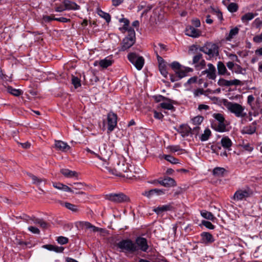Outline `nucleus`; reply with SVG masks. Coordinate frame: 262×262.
I'll use <instances>...</instances> for the list:
<instances>
[{
    "label": "nucleus",
    "mask_w": 262,
    "mask_h": 262,
    "mask_svg": "<svg viewBox=\"0 0 262 262\" xmlns=\"http://www.w3.org/2000/svg\"><path fill=\"white\" fill-rule=\"evenodd\" d=\"M7 91L10 94L15 96H19L23 93L21 90L19 89H15L11 86H8Z\"/></svg>",
    "instance_id": "nucleus-33"
},
{
    "label": "nucleus",
    "mask_w": 262,
    "mask_h": 262,
    "mask_svg": "<svg viewBox=\"0 0 262 262\" xmlns=\"http://www.w3.org/2000/svg\"><path fill=\"white\" fill-rule=\"evenodd\" d=\"M217 71L219 75H225L227 72V69L222 61H219L217 64Z\"/></svg>",
    "instance_id": "nucleus-31"
},
{
    "label": "nucleus",
    "mask_w": 262,
    "mask_h": 262,
    "mask_svg": "<svg viewBox=\"0 0 262 262\" xmlns=\"http://www.w3.org/2000/svg\"><path fill=\"white\" fill-rule=\"evenodd\" d=\"M125 30L127 31L128 33V36H127V37L135 38V32L133 28L128 27H127V29Z\"/></svg>",
    "instance_id": "nucleus-51"
},
{
    "label": "nucleus",
    "mask_w": 262,
    "mask_h": 262,
    "mask_svg": "<svg viewBox=\"0 0 262 262\" xmlns=\"http://www.w3.org/2000/svg\"><path fill=\"white\" fill-rule=\"evenodd\" d=\"M199 50L208 56L209 58L207 59H210L219 55V47L214 43L206 42L200 48Z\"/></svg>",
    "instance_id": "nucleus-5"
},
{
    "label": "nucleus",
    "mask_w": 262,
    "mask_h": 262,
    "mask_svg": "<svg viewBox=\"0 0 262 262\" xmlns=\"http://www.w3.org/2000/svg\"><path fill=\"white\" fill-rule=\"evenodd\" d=\"M238 8L237 4L234 3H231L228 6V10L232 13L236 12Z\"/></svg>",
    "instance_id": "nucleus-44"
},
{
    "label": "nucleus",
    "mask_w": 262,
    "mask_h": 262,
    "mask_svg": "<svg viewBox=\"0 0 262 262\" xmlns=\"http://www.w3.org/2000/svg\"><path fill=\"white\" fill-rule=\"evenodd\" d=\"M167 149H168L170 151L173 152L182 150L181 149L179 145H170L168 146Z\"/></svg>",
    "instance_id": "nucleus-56"
},
{
    "label": "nucleus",
    "mask_w": 262,
    "mask_h": 262,
    "mask_svg": "<svg viewBox=\"0 0 262 262\" xmlns=\"http://www.w3.org/2000/svg\"><path fill=\"white\" fill-rule=\"evenodd\" d=\"M155 190L154 189L149 190H146L142 192V195L147 197V198H151L154 194Z\"/></svg>",
    "instance_id": "nucleus-48"
},
{
    "label": "nucleus",
    "mask_w": 262,
    "mask_h": 262,
    "mask_svg": "<svg viewBox=\"0 0 262 262\" xmlns=\"http://www.w3.org/2000/svg\"><path fill=\"white\" fill-rule=\"evenodd\" d=\"M159 69L161 73V74L164 77H166L168 75V72L166 69V63H160V65H159Z\"/></svg>",
    "instance_id": "nucleus-37"
},
{
    "label": "nucleus",
    "mask_w": 262,
    "mask_h": 262,
    "mask_svg": "<svg viewBox=\"0 0 262 262\" xmlns=\"http://www.w3.org/2000/svg\"><path fill=\"white\" fill-rule=\"evenodd\" d=\"M178 132L183 137H186L190 135L191 128L187 124H182L180 126Z\"/></svg>",
    "instance_id": "nucleus-17"
},
{
    "label": "nucleus",
    "mask_w": 262,
    "mask_h": 262,
    "mask_svg": "<svg viewBox=\"0 0 262 262\" xmlns=\"http://www.w3.org/2000/svg\"><path fill=\"white\" fill-rule=\"evenodd\" d=\"M165 187H171L176 186L177 184L174 180L170 177H165L164 179Z\"/></svg>",
    "instance_id": "nucleus-30"
},
{
    "label": "nucleus",
    "mask_w": 262,
    "mask_h": 262,
    "mask_svg": "<svg viewBox=\"0 0 262 262\" xmlns=\"http://www.w3.org/2000/svg\"><path fill=\"white\" fill-rule=\"evenodd\" d=\"M241 81L238 79H234L227 80L223 78L219 80L217 83L221 86H229L231 85H240Z\"/></svg>",
    "instance_id": "nucleus-14"
},
{
    "label": "nucleus",
    "mask_w": 262,
    "mask_h": 262,
    "mask_svg": "<svg viewBox=\"0 0 262 262\" xmlns=\"http://www.w3.org/2000/svg\"><path fill=\"white\" fill-rule=\"evenodd\" d=\"M201 242L205 245L211 244L214 242V238L213 235L207 232H203L201 234Z\"/></svg>",
    "instance_id": "nucleus-16"
},
{
    "label": "nucleus",
    "mask_w": 262,
    "mask_h": 262,
    "mask_svg": "<svg viewBox=\"0 0 262 262\" xmlns=\"http://www.w3.org/2000/svg\"><path fill=\"white\" fill-rule=\"evenodd\" d=\"M226 170L225 168L222 167H215L213 170V174L217 176H223L224 173L225 172Z\"/></svg>",
    "instance_id": "nucleus-35"
},
{
    "label": "nucleus",
    "mask_w": 262,
    "mask_h": 262,
    "mask_svg": "<svg viewBox=\"0 0 262 262\" xmlns=\"http://www.w3.org/2000/svg\"><path fill=\"white\" fill-rule=\"evenodd\" d=\"M83 226L86 228V229H91L93 232H96L99 230V228L98 227H96L93 225H92L90 223L85 222L83 223Z\"/></svg>",
    "instance_id": "nucleus-43"
},
{
    "label": "nucleus",
    "mask_w": 262,
    "mask_h": 262,
    "mask_svg": "<svg viewBox=\"0 0 262 262\" xmlns=\"http://www.w3.org/2000/svg\"><path fill=\"white\" fill-rule=\"evenodd\" d=\"M164 159L171 164H176L179 163V160L171 155H164Z\"/></svg>",
    "instance_id": "nucleus-36"
},
{
    "label": "nucleus",
    "mask_w": 262,
    "mask_h": 262,
    "mask_svg": "<svg viewBox=\"0 0 262 262\" xmlns=\"http://www.w3.org/2000/svg\"><path fill=\"white\" fill-rule=\"evenodd\" d=\"M127 58L138 70H141L143 67L144 59L138 54L134 52L129 53L127 55Z\"/></svg>",
    "instance_id": "nucleus-8"
},
{
    "label": "nucleus",
    "mask_w": 262,
    "mask_h": 262,
    "mask_svg": "<svg viewBox=\"0 0 262 262\" xmlns=\"http://www.w3.org/2000/svg\"><path fill=\"white\" fill-rule=\"evenodd\" d=\"M128 164L124 162H119L118 163L117 166L115 168H112L108 166L102 165V170L105 172H108L110 174L112 175L122 177L123 176V173L127 172L129 171Z\"/></svg>",
    "instance_id": "nucleus-4"
},
{
    "label": "nucleus",
    "mask_w": 262,
    "mask_h": 262,
    "mask_svg": "<svg viewBox=\"0 0 262 262\" xmlns=\"http://www.w3.org/2000/svg\"><path fill=\"white\" fill-rule=\"evenodd\" d=\"M257 15V13L252 12L247 13L242 16L241 20L243 23H247L249 21L253 19Z\"/></svg>",
    "instance_id": "nucleus-25"
},
{
    "label": "nucleus",
    "mask_w": 262,
    "mask_h": 262,
    "mask_svg": "<svg viewBox=\"0 0 262 262\" xmlns=\"http://www.w3.org/2000/svg\"><path fill=\"white\" fill-rule=\"evenodd\" d=\"M170 66L173 70H180L181 69V64L177 61L172 62Z\"/></svg>",
    "instance_id": "nucleus-63"
},
{
    "label": "nucleus",
    "mask_w": 262,
    "mask_h": 262,
    "mask_svg": "<svg viewBox=\"0 0 262 262\" xmlns=\"http://www.w3.org/2000/svg\"><path fill=\"white\" fill-rule=\"evenodd\" d=\"M105 198L115 203H122L129 201V198L122 192L111 193L105 195Z\"/></svg>",
    "instance_id": "nucleus-7"
},
{
    "label": "nucleus",
    "mask_w": 262,
    "mask_h": 262,
    "mask_svg": "<svg viewBox=\"0 0 262 262\" xmlns=\"http://www.w3.org/2000/svg\"><path fill=\"white\" fill-rule=\"evenodd\" d=\"M224 104L228 111L234 114L236 117L244 118L247 117V114L245 112V107L240 104L225 100Z\"/></svg>",
    "instance_id": "nucleus-3"
},
{
    "label": "nucleus",
    "mask_w": 262,
    "mask_h": 262,
    "mask_svg": "<svg viewBox=\"0 0 262 262\" xmlns=\"http://www.w3.org/2000/svg\"><path fill=\"white\" fill-rule=\"evenodd\" d=\"M63 4H64L66 10H79L80 8V6L76 3L69 0H64Z\"/></svg>",
    "instance_id": "nucleus-18"
},
{
    "label": "nucleus",
    "mask_w": 262,
    "mask_h": 262,
    "mask_svg": "<svg viewBox=\"0 0 262 262\" xmlns=\"http://www.w3.org/2000/svg\"><path fill=\"white\" fill-rule=\"evenodd\" d=\"M176 74L177 75V77H179V79L180 80L181 78L186 76L187 72L180 70L177 72Z\"/></svg>",
    "instance_id": "nucleus-57"
},
{
    "label": "nucleus",
    "mask_w": 262,
    "mask_h": 262,
    "mask_svg": "<svg viewBox=\"0 0 262 262\" xmlns=\"http://www.w3.org/2000/svg\"><path fill=\"white\" fill-rule=\"evenodd\" d=\"M60 172L64 176L67 178H73L77 176L76 172L68 169H61Z\"/></svg>",
    "instance_id": "nucleus-28"
},
{
    "label": "nucleus",
    "mask_w": 262,
    "mask_h": 262,
    "mask_svg": "<svg viewBox=\"0 0 262 262\" xmlns=\"http://www.w3.org/2000/svg\"><path fill=\"white\" fill-rule=\"evenodd\" d=\"M153 98L154 99L155 101L157 102H159L162 101H168V102L171 101L170 99L165 97L161 95L154 96Z\"/></svg>",
    "instance_id": "nucleus-39"
},
{
    "label": "nucleus",
    "mask_w": 262,
    "mask_h": 262,
    "mask_svg": "<svg viewBox=\"0 0 262 262\" xmlns=\"http://www.w3.org/2000/svg\"><path fill=\"white\" fill-rule=\"evenodd\" d=\"M204 120V117L202 116H197L192 119L193 124L199 125L201 124Z\"/></svg>",
    "instance_id": "nucleus-42"
},
{
    "label": "nucleus",
    "mask_w": 262,
    "mask_h": 262,
    "mask_svg": "<svg viewBox=\"0 0 262 262\" xmlns=\"http://www.w3.org/2000/svg\"><path fill=\"white\" fill-rule=\"evenodd\" d=\"M201 216L205 219L210 220L212 222H214L216 220V218L213 215V214L209 211L206 210H202L201 211Z\"/></svg>",
    "instance_id": "nucleus-24"
},
{
    "label": "nucleus",
    "mask_w": 262,
    "mask_h": 262,
    "mask_svg": "<svg viewBox=\"0 0 262 262\" xmlns=\"http://www.w3.org/2000/svg\"><path fill=\"white\" fill-rule=\"evenodd\" d=\"M28 229V230L30 231L32 233L37 234L40 233L39 229L35 227L29 226Z\"/></svg>",
    "instance_id": "nucleus-61"
},
{
    "label": "nucleus",
    "mask_w": 262,
    "mask_h": 262,
    "mask_svg": "<svg viewBox=\"0 0 262 262\" xmlns=\"http://www.w3.org/2000/svg\"><path fill=\"white\" fill-rule=\"evenodd\" d=\"M135 42V38L125 37L122 42L119 51H124L130 48Z\"/></svg>",
    "instance_id": "nucleus-13"
},
{
    "label": "nucleus",
    "mask_w": 262,
    "mask_h": 262,
    "mask_svg": "<svg viewBox=\"0 0 262 262\" xmlns=\"http://www.w3.org/2000/svg\"><path fill=\"white\" fill-rule=\"evenodd\" d=\"M185 32L186 35L193 38L198 37L201 35V31L191 26H187Z\"/></svg>",
    "instance_id": "nucleus-15"
},
{
    "label": "nucleus",
    "mask_w": 262,
    "mask_h": 262,
    "mask_svg": "<svg viewBox=\"0 0 262 262\" xmlns=\"http://www.w3.org/2000/svg\"><path fill=\"white\" fill-rule=\"evenodd\" d=\"M72 83L74 88L77 89L81 86V80L77 77L73 76L72 78Z\"/></svg>",
    "instance_id": "nucleus-41"
},
{
    "label": "nucleus",
    "mask_w": 262,
    "mask_h": 262,
    "mask_svg": "<svg viewBox=\"0 0 262 262\" xmlns=\"http://www.w3.org/2000/svg\"><path fill=\"white\" fill-rule=\"evenodd\" d=\"M171 208L170 205H162L159 206L153 209V211L157 214H160L164 211L169 210Z\"/></svg>",
    "instance_id": "nucleus-26"
},
{
    "label": "nucleus",
    "mask_w": 262,
    "mask_h": 262,
    "mask_svg": "<svg viewBox=\"0 0 262 262\" xmlns=\"http://www.w3.org/2000/svg\"><path fill=\"white\" fill-rule=\"evenodd\" d=\"M120 21L124 23L123 27H122V28H120V29L127 30V27H129V21L128 20V19H127V18H121L120 20Z\"/></svg>",
    "instance_id": "nucleus-55"
},
{
    "label": "nucleus",
    "mask_w": 262,
    "mask_h": 262,
    "mask_svg": "<svg viewBox=\"0 0 262 262\" xmlns=\"http://www.w3.org/2000/svg\"><path fill=\"white\" fill-rule=\"evenodd\" d=\"M238 32L239 29L237 27L231 29L228 35L226 36V40L231 41V39L238 33Z\"/></svg>",
    "instance_id": "nucleus-32"
},
{
    "label": "nucleus",
    "mask_w": 262,
    "mask_h": 262,
    "mask_svg": "<svg viewBox=\"0 0 262 262\" xmlns=\"http://www.w3.org/2000/svg\"><path fill=\"white\" fill-rule=\"evenodd\" d=\"M97 13L101 17L104 18L107 23H110L111 20V16L109 13L103 11L100 9H97Z\"/></svg>",
    "instance_id": "nucleus-27"
},
{
    "label": "nucleus",
    "mask_w": 262,
    "mask_h": 262,
    "mask_svg": "<svg viewBox=\"0 0 262 262\" xmlns=\"http://www.w3.org/2000/svg\"><path fill=\"white\" fill-rule=\"evenodd\" d=\"M30 177L32 180L33 183L37 185H39L41 183L46 181L45 179L38 178L36 176L33 174H30Z\"/></svg>",
    "instance_id": "nucleus-38"
},
{
    "label": "nucleus",
    "mask_w": 262,
    "mask_h": 262,
    "mask_svg": "<svg viewBox=\"0 0 262 262\" xmlns=\"http://www.w3.org/2000/svg\"><path fill=\"white\" fill-rule=\"evenodd\" d=\"M222 146L225 149L228 150L231 149V147L232 145V142L228 137H224L221 140Z\"/></svg>",
    "instance_id": "nucleus-22"
},
{
    "label": "nucleus",
    "mask_w": 262,
    "mask_h": 262,
    "mask_svg": "<svg viewBox=\"0 0 262 262\" xmlns=\"http://www.w3.org/2000/svg\"><path fill=\"white\" fill-rule=\"evenodd\" d=\"M106 148L107 145L105 143H103L99 146V152L96 154V156L103 161L102 166L103 164L108 166L109 164L108 161L110 160L111 153L110 151L106 150Z\"/></svg>",
    "instance_id": "nucleus-9"
},
{
    "label": "nucleus",
    "mask_w": 262,
    "mask_h": 262,
    "mask_svg": "<svg viewBox=\"0 0 262 262\" xmlns=\"http://www.w3.org/2000/svg\"><path fill=\"white\" fill-rule=\"evenodd\" d=\"M107 132H113L117 126V116L112 112H110L107 115Z\"/></svg>",
    "instance_id": "nucleus-10"
},
{
    "label": "nucleus",
    "mask_w": 262,
    "mask_h": 262,
    "mask_svg": "<svg viewBox=\"0 0 262 262\" xmlns=\"http://www.w3.org/2000/svg\"><path fill=\"white\" fill-rule=\"evenodd\" d=\"M20 217L24 221L26 222L28 224H32V217H30L27 214H23L20 216Z\"/></svg>",
    "instance_id": "nucleus-58"
},
{
    "label": "nucleus",
    "mask_w": 262,
    "mask_h": 262,
    "mask_svg": "<svg viewBox=\"0 0 262 262\" xmlns=\"http://www.w3.org/2000/svg\"><path fill=\"white\" fill-rule=\"evenodd\" d=\"M43 248L49 250L55 251L57 253L63 252L64 248L63 247H58L53 245L48 244L42 246Z\"/></svg>",
    "instance_id": "nucleus-21"
},
{
    "label": "nucleus",
    "mask_w": 262,
    "mask_h": 262,
    "mask_svg": "<svg viewBox=\"0 0 262 262\" xmlns=\"http://www.w3.org/2000/svg\"><path fill=\"white\" fill-rule=\"evenodd\" d=\"M119 251L124 253L133 254L139 250L146 252L149 249L147 240L146 238L138 236L135 242L130 239H122L116 244Z\"/></svg>",
    "instance_id": "nucleus-1"
},
{
    "label": "nucleus",
    "mask_w": 262,
    "mask_h": 262,
    "mask_svg": "<svg viewBox=\"0 0 262 262\" xmlns=\"http://www.w3.org/2000/svg\"><path fill=\"white\" fill-rule=\"evenodd\" d=\"M233 71H234L235 73L237 74H244V73L246 71V70L245 69H243L239 64H235Z\"/></svg>",
    "instance_id": "nucleus-45"
},
{
    "label": "nucleus",
    "mask_w": 262,
    "mask_h": 262,
    "mask_svg": "<svg viewBox=\"0 0 262 262\" xmlns=\"http://www.w3.org/2000/svg\"><path fill=\"white\" fill-rule=\"evenodd\" d=\"M174 103V101L171 99L170 102L167 101L166 102H162L159 104V106L162 108L167 110H172L174 109V106L172 103Z\"/></svg>",
    "instance_id": "nucleus-29"
},
{
    "label": "nucleus",
    "mask_w": 262,
    "mask_h": 262,
    "mask_svg": "<svg viewBox=\"0 0 262 262\" xmlns=\"http://www.w3.org/2000/svg\"><path fill=\"white\" fill-rule=\"evenodd\" d=\"M253 194L252 190L248 187L238 189L237 190L232 197V199L235 202L246 201Z\"/></svg>",
    "instance_id": "nucleus-6"
},
{
    "label": "nucleus",
    "mask_w": 262,
    "mask_h": 262,
    "mask_svg": "<svg viewBox=\"0 0 262 262\" xmlns=\"http://www.w3.org/2000/svg\"><path fill=\"white\" fill-rule=\"evenodd\" d=\"M211 136V131L208 128H206L204 133L199 136V139L202 142L207 141Z\"/></svg>",
    "instance_id": "nucleus-23"
},
{
    "label": "nucleus",
    "mask_w": 262,
    "mask_h": 262,
    "mask_svg": "<svg viewBox=\"0 0 262 262\" xmlns=\"http://www.w3.org/2000/svg\"><path fill=\"white\" fill-rule=\"evenodd\" d=\"M253 40L256 43L262 42V33L260 35L255 36L253 38Z\"/></svg>",
    "instance_id": "nucleus-64"
},
{
    "label": "nucleus",
    "mask_w": 262,
    "mask_h": 262,
    "mask_svg": "<svg viewBox=\"0 0 262 262\" xmlns=\"http://www.w3.org/2000/svg\"><path fill=\"white\" fill-rule=\"evenodd\" d=\"M63 206L67 209L74 212H77L79 211L78 206L77 205L72 204L70 203L66 202L64 203Z\"/></svg>",
    "instance_id": "nucleus-34"
},
{
    "label": "nucleus",
    "mask_w": 262,
    "mask_h": 262,
    "mask_svg": "<svg viewBox=\"0 0 262 262\" xmlns=\"http://www.w3.org/2000/svg\"><path fill=\"white\" fill-rule=\"evenodd\" d=\"M197 80L198 77L196 76L192 77L187 80V82L184 84V85L186 86L187 84L195 83L197 82Z\"/></svg>",
    "instance_id": "nucleus-59"
},
{
    "label": "nucleus",
    "mask_w": 262,
    "mask_h": 262,
    "mask_svg": "<svg viewBox=\"0 0 262 262\" xmlns=\"http://www.w3.org/2000/svg\"><path fill=\"white\" fill-rule=\"evenodd\" d=\"M208 68L201 73V75L206 74V77L211 80H214L216 78V69L212 63L208 64Z\"/></svg>",
    "instance_id": "nucleus-12"
},
{
    "label": "nucleus",
    "mask_w": 262,
    "mask_h": 262,
    "mask_svg": "<svg viewBox=\"0 0 262 262\" xmlns=\"http://www.w3.org/2000/svg\"><path fill=\"white\" fill-rule=\"evenodd\" d=\"M201 128L199 126L194 127L193 129H191V133L190 135H194L195 137H196L199 135Z\"/></svg>",
    "instance_id": "nucleus-60"
},
{
    "label": "nucleus",
    "mask_w": 262,
    "mask_h": 262,
    "mask_svg": "<svg viewBox=\"0 0 262 262\" xmlns=\"http://www.w3.org/2000/svg\"><path fill=\"white\" fill-rule=\"evenodd\" d=\"M156 46L158 47V52L160 54H162L167 50L166 46L163 43H159Z\"/></svg>",
    "instance_id": "nucleus-46"
},
{
    "label": "nucleus",
    "mask_w": 262,
    "mask_h": 262,
    "mask_svg": "<svg viewBox=\"0 0 262 262\" xmlns=\"http://www.w3.org/2000/svg\"><path fill=\"white\" fill-rule=\"evenodd\" d=\"M205 91L202 88H199L193 90V94L194 97H198L204 94Z\"/></svg>",
    "instance_id": "nucleus-47"
},
{
    "label": "nucleus",
    "mask_w": 262,
    "mask_h": 262,
    "mask_svg": "<svg viewBox=\"0 0 262 262\" xmlns=\"http://www.w3.org/2000/svg\"><path fill=\"white\" fill-rule=\"evenodd\" d=\"M73 188V189H80L82 188L83 185L81 183H74L72 184H69Z\"/></svg>",
    "instance_id": "nucleus-62"
},
{
    "label": "nucleus",
    "mask_w": 262,
    "mask_h": 262,
    "mask_svg": "<svg viewBox=\"0 0 262 262\" xmlns=\"http://www.w3.org/2000/svg\"><path fill=\"white\" fill-rule=\"evenodd\" d=\"M252 26L257 29L260 28L262 26V20L259 18H256L253 22Z\"/></svg>",
    "instance_id": "nucleus-53"
},
{
    "label": "nucleus",
    "mask_w": 262,
    "mask_h": 262,
    "mask_svg": "<svg viewBox=\"0 0 262 262\" xmlns=\"http://www.w3.org/2000/svg\"><path fill=\"white\" fill-rule=\"evenodd\" d=\"M55 17L54 15H43L42 17V20L45 23H49L52 20H55Z\"/></svg>",
    "instance_id": "nucleus-52"
},
{
    "label": "nucleus",
    "mask_w": 262,
    "mask_h": 262,
    "mask_svg": "<svg viewBox=\"0 0 262 262\" xmlns=\"http://www.w3.org/2000/svg\"><path fill=\"white\" fill-rule=\"evenodd\" d=\"M113 63V60L112 58L107 57L103 59L99 60V65L103 69H106L108 67L112 66Z\"/></svg>",
    "instance_id": "nucleus-20"
},
{
    "label": "nucleus",
    "mask_w": 262,
    "mask_h": 262,
    "mask_svg": "<svg viewBox=\"0 0 262 262\" xmlns=\"http://www.w3.org/2000/svg\"><path fill=\"white\" fill-rule=\"evenodd\" d=\"M256 131V127L254 126H248L245 128V132L247 134H252Z\"/></svg>",
    "instance_id": "nucleus-54"
},
{
    "label": "nucleus",
    "mask_w": 262,
    "mask_h": 262,
    "mask_svg": "<svg viewBox=\"0 0 262 262\" xmlns=\"http://www.w3.org/2000/svg\"><path fill=\"white\" fill-rule=\"evenodd\" d=\"M154 50L155 53L156 55L157 59L159 63V65L160 64V63H165L164 60L163 59L162 57H161L159 54H158V47L157 46H154Z\"/></svg>",
    "instance_id": "nucleus-40"
},
{
    "label": "nucleus",
    "mask_w": 262,
    "mask_h": 262,
    "mask_svg": "<svg viewBox=\"0 0 262 262\" xmlns=\"http://www.w3.org/2000/svg\"><path fill=\"white\" fill-rule=\"evenodd\" d=\"M202 224L209 229H214L215 228V226L209 221L203 220L202 221Z\"/></svg>",
    "instance_id": "nucleus-49"
},
{
    "label": "nucleus",
    "mask_w": 262,
    "mask_h": 262,
    "mask_svg": "<svg viewBox=\"0 0 262 262\" xmlns=\"http://www.w3.org/2000/svg\"><path fill=\"white\" fill-rule=\"evenodd\" d=\"M192 63L195 65V68L198 70L203 69L206 66V62L201 53H198L193 56Z\"/></svg>",
    "instance_id": "nucleus-11"
},
{
    "label": "nucleus",
    "mask_w": 262,
    "mask_h": 262,
    "mask_svg": "<svg viewBox=\"0 0 262 262\" xmlns=\"http://www.w3.org/2000/svg\"><path fill=\"white\" fill-rule=\"evenodd\" d=\"M57 241L59 244L64 245L68 243L69 239L66 237L60 236L57 238Z\"/></svg>",
    "instance_id": "nucleus-50"
},
{
    "label": "nucleus",
    "mask_w": 262,
    "mask_h": 262,
    "mask_svg": "<svg viewBox=\"0 0 262 262\" xmlns=\"http://www.w3.org/2000/svg\"><path fill=\"white\" fill-rule=\"evenodd\" d=\"M55 147L57 149L62 151H66L70 148L67 143L61 141H55Z\"/></svg>",
    "instance_id": "nucleus-19"
},
{
    "label": "nucleus",
    "mask_w": 262,
    "mask_h": 262,
    "mask_svg": "<svg viewBox=\"0 0 262 262\" xmlns=\"http://www.w3.org/2000/svg\"><path fill=\"white\" fill-rule=\"evenodd\" d=\"M211 127L215 131L224 133L229 131V122L226 120L224 113H214L210 119Z\"/></svg>",
    "instance_id": "nucleus-2"
}]
</instances>
